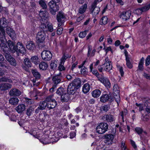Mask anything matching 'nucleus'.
I'll return each instance as SVG.
<instances>
[{
    "label": "nucleus",
    "instance_id": "1",
    "mask_svg": "<svg viewBox=\"0 0 150 150\" xmlns=\"http://www.w3.org/2000/svg\"><path fill=\"white\" fill-rule=\"evenodd\" d=\"M108 125L105 123H101L98 125L96 127V131L99 134L105 133L108 129Z\"/></svg>",
    "mask_w": 150,
    "mask_h": 150
},
{
    "label": "nucleus",
    "instance_id": "2",
    "mask_svg": "<svg viewBox=\"0 0 150 150\" xmlns=\"http://www.w3.org/2000/svg\"><path fill=\"white\" fill-rule=\"evenodd\" d=\"M98 80L102 83L107 88H110L111 84L110 81L108 79L104 76L103 75H100L98 77Z\"/></svg>",
    "mask_w": 150,
    "mask_h": 150
},
{
    "label": "nucleus",
    "instance_id": "3",
    "mask_svg": "<svg viewBox=\"0 0 150 150\" xmlns=\"http://www.w3.org/2000/svg\"><path fill=\"white\" fill-rule=\"evenodd\" d=\"M46 37V34L44 30L39 32L36 35V39L39 43H43L44 42Z\"/></svg>",
    "mask_w": 150,
    "mask_h": 150
},
{
    "label": "nucleus",
    "instance_id": "4",
    "mask_svg": "<svg viewBox=\"0 0 150 150\" xmlns=\"http://www.w3.org/2000/svg\"><path fill=\"white\" fill-rule=\"evenodd\" d=\"M42 59L45 61L50 60L52 57V54L49 51H43L41 54Z\"/></svg>",
    "mask_w": 150,
    "mask_h": 150
},
{
    "label": "nucleus",
    "instance_id": "5",
    "mask_svg": "<svg viewBox=\"0 0 150 150\" xmlns=\"http://www.w3.org/2000/svg\"><path fill=\"white\" fill-rule=\"evenodd\" d=\"M131 14V11L128 10L120 13L119 15V17L123 21H125L130 18Z\"/></svg>",
    "mask_w": 150,
    "mask_h": 150
},
{
    "label": "nucleus",
    "instance_id": "6",
    "mask_svg": "<svg viewBox=\"0 0 150 150\" xmlns=\"http://www.w3.org/2000/svg\"><path fill=\"white\" fill-rule=\"evenodd\" d=\"M103 65L104 70L107 71H109L112 67V63L108 57L105 58L104 60V63Z\"/></svg>",
    "mask_w": 150,
    "mask_h": 150
},
{
    "label": "nucleus",
    "instance_id": "7",
    "mask_svg": "<svg viewBox=\"0 0 150 150\" xmlns=\"http://www.w3.org/2000/svg\"><path fill=\"white\" fill-rule=\"evenodd\" d=\"M31 72L33 76L35 78V79H33L32 80L33 84L34 85H36V86H38L39 84V83L38 82L36 84H35V83L37 80H38V79L40 78L41 76V75L37 70L35 69L32 70Z\"/></svg>",
    "mask_w": 150,
    "mask_h": 150
},
{
    "label": "nucleus",
    "instance_id": "8",
    "mask_svg": "<svg viewBox=\"0 0 150 150\" xmlns=\"http://www.w3.org/2000/svg\"><path fill=\"white\" fill-rule=\"evenodd\" d=\"M16 52H20L22 54L24 53L25 52V49L22 43L20 42L17 43L16 46Z\"/></svg>",
    "mask_w": 150,
    "mask_h": 150
},
{
    "label": "nucleus",
    "instance_id": "9",
    "mask_svg": "<svg viewBox=\"0 0 150 150\" xmlns=\"http://www.w3.org/2000/svg\"><path fill=\"white\" fill-rule=\"evenodd\" d=\"M52 81L53 84L52 88L54 89L56 88L57 85L61 82V77L59 76H54L52 77Z\"/></svg>",
    "mask_w": 150,
    "mask_h": 150
},
{
    "label": "nucleus",
    "instance_id": "10",
    "mask_svg": "<svg viewBox=\"0 0 150 150\" xmlns=\"http://www.w3.org/2000/svg\"><path fill=\"white\" fill-rule=\"evenodd\" d=\"M5 57L6 59L13 66H15L16 65V62L15 59L9 54L6 53Z\"/></svg>",
    "mask_w": 150,
    "mask_h": 150
},
{
    "label": "nucleus",
    "instance_id": "11",
    "mask_svg": "<svg viewBox=\"0 0 150 150\" xmlns=\"http://www.w3.org/2000/svg\"><path fill=\"white\" fill-rule=\"evenodd\" d=\"M9 94L11 96H18L21 95V92L17 89L13 88L10 91Z\"/></svg>",
    "mask_w": 150,
    "mask_h": 150
},
{
    "label": "nucleus",
    "instance_id": "12",
    "mask_svg": "<svg viewBox=\"0 0 150 150\" xmlns=\"http://www.w3.org/2000/svg\"><path fill=\"white\" fill-rule=\"evenodd\" d=\"M66 18L65 14L63 12L59 11L57 15V19L59 22L63 23V21Z\"/></svg>",
    "mask_w": 150,
    "mask_h": 150
},
{
    "label": "nucleus",
    "instance_id": "13",
    "mask_svg": "<svg viewBox=\"0 0 150 150\" xmlns=\"http://www.w3.org/2000/svg\"><path fill=\"white\" fill-rule=\"evenodd\" d=\"M8 26L7 22L4 18H1L0 20V31L5 30L4 28Z\"/></svg>",
    "mask_w": 150,
    "mask_h": 150
},
{
    "label": "nucleus",
    "instance_id": "14",
    "mask_svg": "<svg viewBox=\"0 0 150 150\" xmlns=\"http://www.w3.org/2000/svg\"><path fill=\"white\" fill-rule=\"evenodd\" d=\"M78 88H76L71 83H70L68 86L67 91L68 93L70 94H74L75 93L76 89Z\"/></svg>",
    "mask_w": 150,
    "mask_h": 150
},
{
    "label": "nucleus",
    "instance_id": "15",
    "mask_svg": "<svg viewBox=\"0 0 150 150\" xmlns=\"http://www.w3.org/2000/svg\"><path fill=\"white\" fill-rule=\"evenodd\" d=\"M103 119L107 122H111L115 120V117L112 115L106 114L103 117Z\"/></svg>",
    "mask_w": 150,
    "mask_h": 150
},
{
    "label": "nucleus",
    "instance_id": "16",
    "mask_svg": "<svg viewBox=\"0 0 150 150\" xmlns=\"http://www.w3.org/2000/svg\"><path fill=\"white\" fill-rule=\"evenodd\" d=\"M7 42L10 51L13 53L15 52L16 50L14 43L10 40H8Z\"/></svg>",
    "mask_w": 150,
    "mask_h": 150
},
{
    "label": "nucleus",
    "instance_id": "17",
    "mask_svg": "<svg viewBox=\"0 0 150 150\" xmlns=\"http://www.w3.org/2000/svg\"><path fill=\"white\" fill-rule=\"evenodd\" d=\"M7 33L12 39H15L16 38L15 33L13 29L10 27L7 28L6 29Z\"/></svg>",
    "mask_w": 150,
    "mask_h": 150
},
{
    "label": "nucleus",
    "instance_id": "18",
    "mask_svg": "<svg viewBox=\"0 0 150 150\" xmlns=\"http://www.w3.org/2000/svg\"><path fill=\"white\" fill-rule=\"evenodd\" d=\"M25 109V105L21 104L19 105L15 108L16 110L19 113H21Z\"/></svg>",
    "mask_w": 150,
    "mask_h": 150
},
{
    "label": "nucleus",
    "instance_id": "19",
    "mask_svg": "<svg viewBox=\"0 0 150 150\" xmlns=\"http://www.w3.org/2000/svg\"><path fill=\"white\" fill-rule=\"evenodd\" d=\"M105 143H107L108 142H110V143H108V144H112V141L114 138V136L111 134H108L105 135Z\"/></svg>",
    "mask_w": 150,
    "mask_h": 150
},
{
    "label": "nucleus",
    "instance_id": "20",
    "mask_svg": "<svg viewBox=\"0 0 150 150\" xmlns=\"http://www.w3.org/2000/svg\"><path fill=\"white\" fill-rule=\"evenodd\" d=\"M5 31L2 30L0 31V41L1 43H6V40L5 37Z\"/></svg>",
    "mask_w": 150,
    "mask_h": 150
},
{
    "label": "nucleus",
    "instance_id": "21",
    "mask_svg": "<svg viewBox=\"0 0 150 150\" xmlns=\"http://www.w3.org/2000/svg\"><path fill=\"white\" fill-rule=\"evenodd\" d=\"M127 113V110L126 109H124L123 111L120 112L119 116V119L121 120H122L123 122H124V116L126 115Z\"/></svg>",
    "mask_w": 150,
    "mask_h": 150
},
{
    "label": "nucleus",
    "instance_id": "22",
    "mask_svg": "<svg viewBox=\"0 0 150 150\" xmlns=\"http://www.w3.org/2000/svg\"><path fill=\"white\" fill-rule=\"evenodd\" d=\"M19 101V99L18 98L16 97L11 98L9 100V103L13 105H15L18 104Z\"/></svg>",
    "mask_w": 150,
    "mask_h": 150
},
{
    "label": "nucleus",
    "instance_id": "23",
    "mask_svg": "<svg viewBox=\"0 0 150 150\" xmlns=\"http://www.w3.org/2000/svg\"><path fill=\"white\" fill-rule=\"evenodd\" d=\"M69 94L67 93H64V94H63L61 96V100L62 102H67L69 99Z\"/></svg>",
    "mask_w": 150,
    "mask_h": 150
},
{
    "label": "nucleus",
    "instance_id": "24",
    "mask_svg": "<svg viewBox=\"0 0 150 150\" xmlns=\"http://www.w3.org/2000/svg\"><path fill=\"white\" fill-rule=\"evenodd\" d=\"M150 9V3L148 4L139 8L137 10V11H140L141 12H145Z\"/></svg>",
    "mask_w": 150,
    "mask_h": 150
},
{
    "label": "nucleus",
    "instance_id": "25",
    "mask_svg": "<svg viewBox=\"0 0 150 150\" xmlns=\"http://www.w3.org/2000/svg\"><path fill=\"white\" fill-rule=\"evenodd\" d=\"M57 102L55 100H54L47 103V107L50 110L55 108Z\"/></svg>",
    "mask_w": 150,
    "mask_h": 150
},
{
    "label": "nucleus",
    "instance_id": "26",
    "mask_svg": "<svg viewBox=\"0 0 150 150\" xmlns=\"http://www.w3.org/2000/svg\"><path fill=\"white\" fill-rule=\"evenodd\" d=\"M48 65L45 62H41L39 64V68L40 69L43 70H46L47 68Z\"/></svg>",
    "mask_w": 150,
    "mask_h": 150
},
{
    "label": "nucleus",
    "instance_id": "27",
    "mask_svg": "<svg viewBox=\"0 0 150 150\" xmlns=\"http://www.w3.org/2000/svg\"><path fill=\"white\" fill-rule=\"evenodd\" d=\"M47 106V103L46 100L41 101L39 104L38 107L41 110L45 109Z\"/></svg>",
    "mask_w": 150,
    "mask_h": 150
},
{
    "label": "nucleus",
    "instance_id": "28",
    "mask_svg": "<svg viewBox=\"0 0 150 150\" xmlns=\"http://www.w3.org/2000/svg\"><path fill=\"white\" fill-rule=\"evenodd\" d=\"M91 10L92 11V15L93 16H95L98 13L100 9L99 7L97 6L94 7V6H93L91 8Z\"/></svg>",
    "mask_w": 150,
    "mask_h": 150
},
{
    "label": "nucleus",
    "instance_id": "29",
    "mask_svg": "<svg viewBox=\"0 0 150 150\" xmlns=\"http://www.w3.org/2000/svg\"><path fill=\"white\" fill-rule=\"evenodd\" d=\"M81 81L79 78H77L74 79L73 81L71 83L73 84L76 88L80 86L81 84Z\"/></svg>",
    "mask_w": 150,
    "mask_h": 150
},
{
    "label": "nucleus",
    "instance_id": "30",
    "mask_svg": "<svg viewBox=\"0 0 150 150\" xmlns=\"http://www.w3.org/2000/svg\"><path fill=\"white\" fill-rule=\"evenodd\" d=\"M90 89V86L88 83L84 84L83 86L82 91L84 93H86L88 92Z\"/></svg>",
    "mask_w": 150,
    "mask_h": 150
},
{
    "label": "nucleus",
    "instance_id": "31",
    "mask_svg": "<svg viewBox=\"0 0 150 150\" xmlns=\"http://www.w3.org/2000/svg\"><path fill=\"white\" fill-rule=\"evenodd\" d=\"M12 87V85L8 83H4L2 84L0 88L1 90H6L9 88H10Z\"/></svg>",
    "mask_w": 150,
    "mask_h": 150
},
{
    "label": "nucleus",
    "instance_id": "32",
    "mask_svg": "<svg viewBox=\"0 0 150 150\" xmlns=\"http://www.w3.org/2000/svg\"><path fill=\"white\" fill-rule=\"evenodd\" d=\"M144 60V58L142 57L140 59L138 66V70L142 71L144 69L143 64Z\"/></svg>",
    "mask_w": 150,
    "mask_h": 150
},
{
    "label": "nucleus",
    "instance_id": "33",
    "mask_svg": "<svg viewBox=\"0 0 150 150\" xmlns=\"http://www.w3.org/2000/svg\"><path fill=\"white\" fill-rule=\"evenodd\" d=\"M87 8V4H84L79 8V13L81 14L83 13L86 11Z\"/></svg>",
    "mask_w": 150,
    "mask_h": 150
},
{
    "label": "nucleus",
    "instance_id": "34",
    "mask_svg": "<svg viewBox=\"0 0 150 150\" xmlns=\"http://www.w3.org/2000/svg\"><path fill=\"white\" fill-rule=\"evenodd\" d=\"M101 92L99 89H96L94 90L92 93V96L94 98L98 97L100 95Z\"/></svg>",
    "mask_w": 150,
    "mask_h": 150
},
{
    "label": "nucleus",
    "instance_id": "35",
    "mask_svg": "<svg viewBox=\"0 0 150 150\" xmlns=\"http://www.w3.org/2000/svg\"><path fill=\"white\" fill-rule=\"evenodd\" d=\"M35 47V45L31 41H28L27 43L26 48L28 50H33Z\"/></svg>",
    "mask_w": 150,
    "mask_h": 150
},
{
    "label": "nucleus",
    "instance_id": "36",
    "mask_svg": "<svg viewBox=\"0 0 150 150\" xmlns=\"http://www.w3.org/2000/svg\"><path fill=\"white\" fill-rule=\"evenodd\" d=\"M6 43H1L0 46L1 49L4 52H6L9 50V48L6 45Z\"/></svg>",
    "mask_w": 150,
    "mask_h": 150
},
{
    "label": "nucleus",
    "instance_id": "37",
    "mask_svg": "<svg viewBox=\"0 0 150 150\" xmlns=\"http://www.w3.org/2000/svg\"><path fill=\"white\" fill-rule=\"evenodd\" d=\"M109 96L107 94L102 95L100 98V101L102 102H105L109 99Z\"/></svg>",
    "mask_w": 150,
    "mask_h": 150
},
{
    "label": "nucleus",
    "instance_id": "38",
    "mask_svg": "<svg viewBox=\"0 0 150 150\" xmlns=\"http://www.w3.org/2000/svg\"><path fill=\"white\" fill-rule=\"evenodd\" d=\"M113 91L114 94H119L120 89L117 84H114L113 88Z\"/></svg>",
    "mask_w": 150,
    "mask_h": 150
},
{
    "label": "nucleus",
    "instance_id": "39",
    "mask_svg": "<svg viewBox=\"0 0 150 150\" xmlns=\"http://www.w3.org/2000/svg\"><path fill=\"white\" fill-rule=\"evenodd\" d=\"M125 55L126 57V65L129 68L131 69L132 67V65L129 61V58L128 56L126 54H125Z\"/></svg>",
    "mask_w": 150,
    "mask_h": 150
},
{
    "label": "nucleus",
    "instance_id": "40",
    "mask_svg": "<svg viewBox=\"0 0 150 150\" xmlns=\"http://www.w3.org/2000/svg\"><path fill=\"white\" fill-rule=\"evenodd\" d=\"M108 18L106 16H103L102 18L100 21V24L101 25H105L108 23Z\"/></svg>",
    "mask_w": 150,
    "mask_h": 150
},
{
    "label": "nucleus",
    "instance_id": "41",
    "mask_svg": "<svg viewBox=\"0 0 150 150\" xmlns=\"http://www.w3.org/2000/svg\"><path fill=\"white\" fill-rule=\"evenodd\" d=\"M48 117V115L45 113L43 114H41L40 116V119L42 121H44L45 120H47V118Z\"/></svg>",
    "mask_w": 150,
    "mask_h": 150
},
{
    "label": "nucleus",
    "instance_id": "42",
    "mask_svg": "<svg viewBox=\"0 0 150 150\" xmlns=\"http://www.w3.org/2000/svg\"><path fill=\"white\" fill-rule=\"evenodd\" d=\"M65 91L64 89L62 87H60L59 88L57 91L56 93L60 96H62L63 94L65 93L64 92Z\"/></svg>",
    "mask_w": 150,
    "mask_h": 150
},
{
    "label": "nucleus",
    "instance_id": "43",
    "mask_svg": "<svg viewBox=\"0 0 150 150\" xmlns=\"http://www.w3.org/2000/svg\"><path fill=\"white\" fill-rule=\"evenodd\" d=\"M31 61L34 63L35 64H38L39 62L38 57L36 56H34L32 57L31 58Z\"/></svg>",
    "mask_w": 150,
    "mask_h": 150
},
{
    "label": "nucleus",
    "instance_id": "44",
    "mask_svg": "<svg viewBox=\"0 0 150 150\" xmlns=\"http://www.w3.org/2000/svg\"><path fill=\"white\" fill-rule=\"evenodd\" d=\"M57 62L56 60H54L50 64L51 68L52 69H54L57 67Z\"/></svg>",
    "mask_w": 150,
    "mask_h": 150
},
{
    "label": "nucleus",
    "instance_id": "45",
    "mask_svg": "<svg viewBox=\"0 0 150 150\" xmlns=\"http://www.w3.org/2000/svg\"><path fill=\"white\" fill-rule=\"evenodd\" d=\"M8 82L9 83H11L12 81L11 80L8 79L6 77H1L0 78V82Z\"/></svg>",
    "mask_w": 150,
    "mask_h": 150
},
{
    "label": "nucleus",
    "instance_id": "46",
    "mask_svg": "<svg viewBox=\"0 0 150 150\" xmlns=\"http://www.w3.org/2000/svg\"><path fill=\"white\" fill-rule=\"evenodd\" d=\"M24 61L25 64L28 67H29L31 66V63L29 59L25 58Z\"/></svg>",
    "mask_w": 150,
    "mask_h": 150
},
{
    "label": "nucleus",
    "instance_id": "47",
    "mask_svg": "<svg viewBox=\"0 0 150 150\" xmlns=\"http://www.w3.org/2000/svg\"><path fill=\"white\" fill-rule=\"evenodd\" d=\"M39 3L44 9H46L47 8V5L43 0H40L39 1Z\"/></svg>",
    "mask_w": 150,
    "mask_h": 150
},
{
    "label": "nucleus",
    "instance_id": "48",
    "mask_svg": "<svg viewBox=\"0 0 150 150\" xmlns=\"http://www.w3.org/2000/svg\"><path fill=\"white\" fill-rule=\"evenodd\" d=\"M109 109V106L108 105H103L100 108V109L101 111H104L105 112L108 111Z\"/></svg>",
    "mask_w": 150,
    "mask_h": 150
},
{
    "label": "nucleus",
    "instance_id": "49",
    "mask_svg": "<svg viewBox=\"0 0 150 150\" xmlns=\"http://www.w3.org/2000/svg\"><path fill=\"white\" fill-rule=\"evenodd\" d=\"M114 98L115 101L117 102L118 105L120 101V97L119 96V94H114Z\"/></svg>",
    "mask_w": 150,
    "mask_h": 150
},
{
    "label": "nucleus",
    "instance_id": "50",
    "mask_svg": "<svg viewBox=\"0 0 150 150\" xmlns=\"http://www.w3.org/2000/svg\"><path fill=\"white\" fill-rule=\"evenodd\" d=\"M87 32V30H86L84 31L81 32L79 34V37L82 38H84L86 36Z\"/></svg>",
    "mask_w": 150,
    "mask_h": 150
},
{
    "label": "nucleus",
    "instance_id": "51",
    "mask_svg": "<svg viewBox=\"0 0 150 150\" xmlns=\"http://www.w3.org/2000/svg\"><path fill=\"white\" fill-rule=\"evenodd\" d=\"M47 13L45 11H40L39 14L40 17H41L42 19H43L46 16Z\"/></svg>",
    "mask_w": 150,
    "mask_h": 150
},
{
    "label": "nucleus",
    "instance_id": "52",
    "mask_svg": "<svg viewBox=\"0 0 150 150\" xmlns=\"http://www.w3.org/2000/svg\"><path fill=\"white\" fill-rule=\"evenodd\" d=\"M69 56L67 54H64L61 59L60 62L64 63L65 60Z\"/></svg>",
    "mask_w": 150,
    "mask_h": 150
},
{
    "label": "nucleus",
    "instance_id": "53",
    "mask_svg": "<svg viewBox=\"0 0 150 150\" xmlns=\"http://www.w3.org/2000/svg\"><path fill=\"white\" fill-rule=\"evenodd\" d=\"M62 62H60V63L59 65L58 69L60 71H64L65 69V68L63 66L64 63H62Z\"/></svg>",
    "mask_w": 150,
    "mask_h": 150
},
{
    "label": "nucleus",
    "instance_id": "54",
    "mask_svg": "<svg viewBox=\"0 0 150 150\" xmlns=\"http://www.w3.org/2000/svg\"><path fill=\"white\" fill-rule=\"evenodd\" d=\"M25 101L28 104H31L34 103V101L31 99H29L27 98H25Z\"/></svg>",
    "mask_w": 150,
    "mask_h": 150
},
{
    "label": "nucleus",
    "instance_id": "55",
    "mask_svg": "<svg viewBox=\"0 0 150 150\" xmlns=\"http://www.w3.org/2000/svg\"><path fill=\"white\" fill-rule=\"evenodd\" d=\"M135 130L136 132L139 134H141L143 132L142 129L139 127H136Z\"/></svg>",
    "mask_w": 150,
    "mask_h": 150
},
{
    "label": "nucleus",
    "instance_id": "56",
    "mask_svg": "<svg viewBox=\"0 0 150 150\" xmlns=\"http://www.w3.org/2000/svg\"><path fill=\"white\" fill-rule=\"evenodd\" d=\"M33 110L32 108L31 107H30L28 108L26 110V113L28 116H30L31 115L32 112Z\"/></svg>",
    "mask_w": 150,
    "mask_h": 150
},
{
    "label": "nucleus",
    "instance_id": "57",
    "mask_svg": "<svg viewBox=\"0 0 150 150\" xmlns=\"http://www.w3.org/2000/svg\"><path fill=\"white\" fill-rule=\"evenodd\" d=\"M150 64V55L147 56L145 60V65L147 66Z\"/></svg>",
    "mask_w": 150,
    "mask_h": 150
},
{
    "label": "nucleus",
    "instance_id": "58",
    "mask_svg": "<svg viewBox=\"0 0 150 150\" xmlns=\"http://www.w3.org/2000/svg\"><path fill=\"white\" fill-rule=\"evenodd\" d=\"M47 27L48 30L50 32H52L53 30V26L52 24L48 23Z\"/></svg>",
    "mask_w": 150,
    "mask_h": 150
},
{
    "label": "nucleus",
    "instance_id": "59",
    "mask_svg": "<svg viewBox=\"0 0 150 150\" xmlns=\"http://www.w3.org/2000/svg\"><path fill=\"white\" fill-rule=\"evenodd\" d=\"M52 96H48L45 100H46V102L47 101L48 103H49L50 102V101H53V100H54V99H52Z\"/></svg>",
    "mask_w": 150,
    "mask_h": 150
},
{
    "label": "nucleus",
    "instance_id": "60",
    "mask_svg": "<svg viewBox=\"0 0 150 150\" xmlns=\"http://www.w3.org/2000/svg\"><path fill=\"white\" fill-rule=\"evenodd\" d=\"M63 28L62 27H60L57 29V33L58 35H61L62 33Z\"/></svg>",
    "mask_w": 150,
    "mask_h": 150
},
{
    "label": "nucleus",
    "instance_id": "61",
    "mask_svg": "<svg viewBox=\"0 0 150 150\" xmlns=\"http://www.w3.org/2000/svg\"><path fill=\"white\" fill-rule=\"evenodd\" d=\"M125 142H122L121 143V147L122 150H128V149L127 148L126 146L125 145Z\"/></svg>",
    "mask_w": 150,
    "mask_h": 150
},
{
    "label": "nucleus",
    "instance_id": "62",
    "mask_svg": "<svg viewBox=\"0 0 150 150\" xmlns=\"http://www.w3.org/2000/svg\"><path fill=\"white\" fill-rule=\"evenodd\" d=\"M136 105L139 107V111H141L143 109V105L142 104H138L137 103H136L135 104Z\"/></svg>",
    "mask_w": 150,
    "mask_h": 150
},
{
    "label": "nucleus",
    "instance_id": "63",
    "mask_svg": "<svg viewBox=\"0 0 150 150\" xmlns=\"http://www.w3.org/2000/svg\"><path fill=\"white\" fill-rule=\"evenodd\" d=\"M103 49L105 50L106 54H107L109 51H111L112 52V50L111 48L110 47H105L103 48Z\"/></svg>",
    "mask_w": 150,
    "mask_h": 150
},
{
    "label": "nucleus",
    "instance_id": "64",
    "mask_svg": "<svg viewBox=\"0 0 150 150\" xmlns=\"http://www.w3.org/2000/svg\"><path fill=\"white\" fill-rule=\"evenodd\" d=\"M118 68L119 69L121 76H123L124 74V72L123 71V68L120 66H119L118 67Z\"/></svg>",
    "mask_w": 150,
    "mask_h": 150
}]
</instances>
